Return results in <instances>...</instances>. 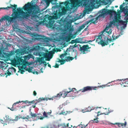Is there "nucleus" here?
<instances>
[{
    "label": "nucleus",
    "mask_w": 128,
    "mask_h": 128,
    "mask_svg": "<svg viewBox=\"0 0 128 128\" xmlns=\"http://www.w3.org/2000/svg\"><path fill=\"white\" fill-rule=\"evenodd\" d=\"M69 0L70 2L68 0H67L64 2L60 3V6L64 4L66 7L63 6L62 8V12L59 10L58 12L56 10L53 16L54 19H56L60 18L62 15L66 14L67 11H69L71 9L75 8L76 5L78 6H84L87 8H89L90 6V4L89 3L88 0Z\"/></svg>",
    "instance_id": "nucleus-1"
},
{
    "label": "nucleus",
    "mask_w": 128,
    "mask_h": 128,
    "mask_svg": "<svg viewBox=\"0 0 128 128\" xmlns=\"http://www.w3.org/2000/svg\"><path fill=\"white\" fill-rule=\"evenodd\" d=\"M37 2L36 0H32L30 3L28 2L25 4L22 8V10L23 9L25 11H26L25 12L23 10L22 12L24 18L27 19L30 16L34 17L39 12L40 8L38 6L36 5Z\"/></svg>",
    "instance_id": "nucleus-2"
},
{
    "label": "nucleus",
    "mask_w": 128,
    "mask_h": 128,
    "mask_svg": "<svg viewBox=\"0 0 128 128\" xmlns=\"http://www.w3.org/2000/svg\"><path fill=\"white\" fill-rule=\"evenodd\" d=\"M10 6H8L6 8H2L8 10L12 8V9L13 12L11 16L10 17L8 16H4V18L8 22H12L14 20L17 19H22L24 18L23 16L24 14L22 8H17V10L16 9L17 7V5L14 4L12 5L10 4Z\"/></svg>",
    "instance_id": "nucleus-3"
},
{
    "label": "nucleus",
    "mask_w": 128,
    "mask_h": 128,
    "mask_svg": "<svg viewBox=\"0 0 128 128\" xmlns=\"http://www.w3.org/2000/svg\"><path fill=\"white\" fill-rule=\"evenodd\" d=\"M52 111L50 110V112H49L47 113L45 112H44L43 113L44 116H42V115L41 114L32 113V112H30V116H32V118L33 120V121H35L39 119L42 120L44 118H48L47 115H50Z\"/></svg>",
    "instance_id": "nucleus-4"
},
{
    "label": "nucleus",
    "mask_w": 128,
    "mask_h": 128,
    "mask_svg": "<svg viewBox=\"0 0 128 128\" xmlns=\"http://www.w3.org/2000/svg\"><path fill=\"white\" fill-rule=\"evenodd\" d=\"M114 81H112L108 83L107 84L103 85L100 86H99L98 87L96 86H87L85 87H84L81 90H80L78 91H81L82 92H86L88 91L91 90H97L98 89V88H100L102 87V88H104L105 87L110 86H112V84H110L109 85L108 84L111 83L112 82H114Z\"/></svg>",
    "instance_id": "nucleus-5"
},
{
    "label": "nucleus",
    "mask_w": 128,
    "mask_h": 128,
    "mask_svg": "<svg viewBox=\"0 0 128 128\" xmlns=\"http://www.w3.org/2000/svg\"><path fill=\"white\" fill-rule=\"evenodd\" d=\"M104 32V30L102 32V34H101L98 36H95V38H96V42L101 45L102 46H104L105 45H107L108 44L107 42H104V40H103L102 39V38H104V39H105V38H106V36L103 34Z\"/></svg>",
    "instance_id": "nucleus-6"
},
{
    "label": "nucleus",
    "mask_w": 128,
    "mask_h": 128,
    "mask_svg": "<svg viewBox=\"0 0 128 128\" xmlns=\"http://www.w3.org/2000/svg\"><path fill=\"white\" fill-rule=\"evenodd\" d=\"M68 53L69 56L66 57V58H65L66 61L68 62L70 60H72L74 58L76 59V58L78 55L76 52L71 51H69Z\"/></svg>",
    "instance_id": "nucleus-7"
},
{
    "label": "nucleus",
    "mask_w": 128,
    "mask_h": 128,
    "mask_svg": "<svg viewBox=\"0 0 128 128\" xmlns=\"http://www.w3.org/2000/svg\"><path fill=\"white\" fill-rule=\"evenodd\" d=\"M100 12L101 14L99 15V17H104L105 15L107 14H110L112 13L115 12H116L113 9L112 10H107L105 8L103 9L100 11Z\"/></svg>",
    "instance_id": "nucleus-8"
},
{
    "label": "nucleus",
    "mask_w": 128,
    "mask_h": 128,
    "mask_svg": "<svg viewBox=\"0 0 128 128\" xmlns=\"http://www.w3.org/2000/svg\"><path fill=\"white\" fill-rule=\"evenodd\" d=\"M125 4L123 3L120 6V9L122 10L124 12L125 16L124 18V20H128V6L126 5L124 7H123Z\"/></svg>",
    "instance_id": "nucleus-9"
},
{
    "label": "nucleus",
    "mask_w": 128,
    "mask_h": 128,
    "mask_svg": "<svg viewBox=\"0 0 128 128\" xmlns=\"http://www.w3.org/2000/svg\"><path fill=\"white\" fill-rule=\"evenodd\" d=\"M91 47L88 44L84 45L80 47V50L83 54H86L90 52V49Z\"/></svg>",
    "instance_id": "nucleus-10"
},
{
    "label": "nucleus",
    "mask_w": 128,
    "mask_h": 128,
    "mask_svg": "<svg viewBox=\"0 0 128 128\" xmlns=\"http://www.w3.org/2000/svg\"><path fill=\"white\" fill-rule=\"evenodd\" d=\"M38 54L40 57L43 56V58H45L46 59H46V60L50 61V59L49 58V57L50 56H51L50 58H52V56L53 53L52 52H50L48 53H44L43 52H39L38 53Z\"/></svg>",
    "instance_id": "nucleus-11"
},
{
    "label": "nucleus",
    "mask_w": 128,
    "mask_h": 128,
    "mask_svg": "<svg viewBox=\"0 0 128 128\" xmlns=\"http://www.w3.org/2000/svg\"><path fill=\"white\" fill-rule=\"evenodd\" d=\"M98 18V17L96 18L91 19L90 20L85 22L84 23L79 27L78 29L79 30H81L84 28L86 26V25L88 24L90 22H91L90 23V24L91 23L95 24L97 22L96 21Z\"/></svg>",
    "instance_id": "nucleus-12"
},
{
    "label": "nucleus",
    "mask_w": 128,
    "mask_h": 128,
    "mask_svg": "<svg viewBox=\"0 0 128 128\" xmlns=\"http://www.w3.org/2000/svg\"><path fill=\"white\" fill-rule=\"evenodd\" d=\"M22 102H23L24 103H25V104L27 105V106H28L31 105V103L30 101H28V100H26L25 101H19L18 102H16L14 103L12 105V107L11 108H9L11 110L13 111L15 110L16 108H15L14 106H16V104H18L19 103H21Z\"/></svg>",
    "instance_id": "nucleus-13"
},
{
    "label": "nucleus",
    "mask_w": 128,
    "mask_h": 128,
    "mask_svg": "<svg viewBox=\"0 0 128 128\" xmlns=\"http://www.w3.org/2000/svg\"><path fill=\"white\" fill-rule=\"evenodd\" d=\"M17 62L18 63V64L22 65L23 66H26L28 64V62L25 61L22 58H20L17 59Z\"/></svg>",
    "instance_id": "nucleus-14"
},
{
    "label": "nucleus",
    "mask_w": 128,
    "mask_h": 128,
    "mask_svg": "<svg viewBox=\"0 0 128 128\" xmlns=\"http://www.w3.org/2000/svg\"><path fill=\"white\" fill-rule=\"evenodd\" d=\"M121 19V16L120 14H118V16H114V18L113 20L114 23L115 24L116 23H120V22H124L122 20H120Z\"/></svg>",
    "instance_id": "nucleus-15"
},
{
    "label": "nucleus",
    "mask_w": 128,
    "mask_h": 128,
    "mask_svg": "<svg viewBox=\"0 0 128 128\" xmlns=\"http://www.w3.org/2000/svg\"><path fill=\"white\" fill-rule=\"evenodd\" d=\"M71 24L69 22H67L65 25H64L65 29L68 30L69 32L73 31V28L71 27Z\"/></svg>",
    "instance_id": "nucleus-16"
},
{
    "label": "nucleus",
    "mask_w": 128,
    "mask_h": 128,
    "mask_svg": "<svg viewBox=\"0 0 128 128\" xmlns=\"http://www.w3.org/2000/svg\"><path fill=\"white\" fill-rule=\"evenodd\" d=\"M113 24H114V25L115 24L112 21V22H110L109 24H108V25H106V27L104 30L106 31V32L108 34H110L112 33V30L111 29L109 31H108V29H109V28L110 27L112 26Z\"/></svg>",
    "instance_id": "nucleus-17"
},
{
    "label": "nucleus",
    "mask_w": 128,
    "mask_h": 128,
    "mask_svg": "<svg viewBox=\"0 0 128 128\" xmlns=\"http://www.w3.org/2000/svg\"><path fill=\"white\" fill-rule=\"evenodd\" d=\"M53 100V99L52 98H40L38 100H36V102L35 103V105L38 102L43 100Z\"/></svg>",
    "instance_id": "nucleus-18"
},
{
    "label": "nucleus",
    "mask_w": 128,
    "mask_h": 128,
    "mask_svg": "<svg viewBox=\"0 0 128 128\" xmlns=\"http://www.w3.org/2000/svg\"><path fill=\"white\" fill-rule=\"evenodd\" d=\"M68 50H67L65 52L60 55V57L62 59H63L64 58H66V57H67V56H68Z\"/></svg>",
    "instance_id": "nucleus-19"
},
{
    "label": "nucleus",
    "mask_w": 128,
    "mask_h": 128,
    "mask_svg": "<svg viewBox=\"0 0 128 128\" xmlns=\"http://www.w3.org/2000/svg\"><path fill=\"white\" fill-rule=\"evenodd\" d=\"M125 80H124L123 82H121L120 83L122 87L128 86V81H124Z\"/></svg>",
    "instance_id": "nucleus-20"
},
{
    "label": "nucleus",
    "mask_w": 128,
    "mask_h": 128,
    "mask_svg": "<svg viewBox=\"0 0 128 128\" xmlns=\"http://www.w3.org/2000/svg\"><path fill=\"white\" fill-rule=\"evenodd\" d=\"M40 46L38 45H37L34 46L32 49V50L38 51L40 50Z\"/></svg>",
    "instance_id": "nucleus-21"
},
{
    "label": "nucleus",
    "mask_w": 128,
    "mask_h": 128,
    "mask_svg": "<svg viewBox=\"0 0 128 128\" xmlns=\"http://www.w3.org/2000/svg\"><path fill=\"white\" fill-rule=\"evenodd\" d=\"M43 58H38L37 59V62H39L41 64L42 63L43 61Z\"/></svg>",
    "instance_id": "nucleus-22"
},
{
    "label": "nucleus",
    "mask_w": 128,
    "mask_h": 128,
    "mask_svg": "<svg viewBox=\"0 0 128 128\" xmlns=\"http://www.w3.org/2000/svg\"><path fill=\"white\" fill-rule=\"evenodd\" d=\"M95 109L94 108L92 107L91 108L90 106H88L86 109H85V112H90L92 110H94Z\"/></svg>",
    "instance_id": "nucleus-23"
},
{
    "label": "nucleus",
    "mask_w": 128,
    "mask_h": 128,
    "mask_svg": "<svg viewBox=\"0 0 128 128\" xmlns=\"http://www.w3.org/2000/svg\"><path fill=\"white\" fill-rule=\"evenodd\" d=\"M98 118L96 117V118L94 119L93 120H90V122L92 123H98L99 122V121L98 120Z\"/></svg>",
    "instance_id": "nucleus-24"
},
{
    "label": "nucleus",
    "mask_w": 128,
    "mask_h": 128,
    "mask_svg": "<svg viewBox=\"0 0 128 128\" xmlns=\"http://www.w3.org/2000/svg\"><path fill=\"white\" fill-rule=\"evenodd\" d=\"M24 66V67L23 66H22L19 69V70L20 71V73L21 74H23L25 72L24 70H23V69L26 70V66Z\"/></svg>",
    "instance_id": "nucleus-25"
},
{
    "label": "nucleus",
    "mask_w": 128,
    "mask_h": 128,
    "mask_svg": "<svg viewBox=\"0 0 128 128\" xmlns=\"http://www.w3.org/2000/svg\"><path fill=\"white\" fill-rule=\"evenodd\" d=\"M106 38H105V39H106V40H104V42H107V43L108 44L107 45H108L109 44V42H110L112 41V40L111 38L108 39V37L107 38L106 36Z\"/></svg>",
    "instance_id": "nucleus-26"
},
{
    "label": "nucleus",
    "mask_w": 128,
    "mask_h": 128,
    "mask_svg": "<svg viewBox=\"0 0 128 128\" xmlns=\"http://www.w3.org/2000/svg\"><path fill=\"white\" fill-rule=\"evenodd\" d=\"M108 111L107 112H104L103 113H102L101 114H100V112H97L98 114L96 116V117H98V116H99L101 114H104L105 115H108L110 112V111H109V110L108 109Z\"/></svg>",
    "instance_id": "nucleus-27"
},
{
    "label": "nucleus",
    "mask_w": 128,
    "mask_h": 128,
    "mask_svg": "<svg viewBox=\"0 0 128 128\" xmlns=\"http://www.w3.org/2000/svg\"><path fill=\"white\" fill-rule=\"evenodd\" d=\"M62 92H60L56 96H55L54 97H53L52 98L53 99V98H56L57 97H59L60 98L61 96H62Z\"/></svg>",
    "instance_id": "nucleus-28"
},
{
    "label": "nucleus",
    "mask_w": 128,
    "mask_h": 128,
    "mask_svg": "<svg viewBox=\"0 0 128 128\" xmlns=\"http://www.w3.org/2000/svg\"><path fill=\"white\" fill-rule=\"evenodd\" d=\"M62 95L63 96H62L64 98H65L66 96H67V94L70 92H62Z\"/></svg>",
    "instance_id": "nucleus-29"
},
{
    "label": "nucleus",
    "mask_w": 128,
    "mask_h": 128,
    "mask_svg": "<svg viewBox=\"0 0 128 128\" xmlns=\"http://www.w3.org/2000/svg\"><path fill=\"white\" fill-rule=\"evenodd\" d=\"M110 1V0H106V1L104 0L102 1V2L104 4L106 5H107Z\"/></svg>",
    "instance_id": "nucleus-30"
},
{
    "label": "nucleus",
    "mask_w": 128,
    "mask_h": 128,
    "mask_svg": "<svg viewBox=\"0 0 128 128\" xmlns=\"http://www.w3.org/2000/svg\"><path fill=\"white\" fill-rule=\"evenodd\" d=\"M53 28H55L56 30H60L61 28L59 26H54L53 27Z\"/></svg>",
    "instance_id": "nucleus-31"
},
{
    "label": "nucleus",
    "mask_w": 128,
    "mask_h": 128,
    "mask_svg": "<svg viewBox=\"0 0 128 128\" xmlns=\"http://www.w3.org/2000/svg\"><path fill=\"white\" fill-rule=\"evenodd\" d=\"M5 117L6 118V119L7 121H8L9 122L12 121V119L11 118H10L9 116H6Z\"/></svg>",
    "instance_id": "nucleus-32"
},
{
    "label": "nucleus",
    "mask_w": 128,
    "mask_h": 128,
    "mask_svg": "<svg viewBox=\"0 0 128 128\" xmlns=\"http://www.w3.org/2000/svg\"><path fill=\"white\" fill-rule=\"evenodd\" d=\"M45 37L44 36L43 38H36V40H45L46 39V38H44Z\"/></svg>",
    "instance_id": "nucleus-33"
},
{
    "label": "nucleus",
    "mask_w": 128,
    "mask_h": 128,
    "mask_svg": "<svg viewBox=\"0 0 128 128\" xmlns=\"http://www.w3.org/2000/svg\"><path fill=\"white\" fill-rule=\"evenodd\" d=\"M126 20V21H123V22H120V23H121L122 24L124 25L125 27L126 26V25L128 22V20Z\"/></svg>",
    "instance_id": "nucleus-34"
},
{
    "label": "nucleus",
    "mask_w": 128,
    "mask_h": 128,
    "mask_svg": "<svg viewBox=\"0 0 128 128\" xmlns=\"http://www.w3.org/2000/svg\"><path fill=\"white\" fill-rule=\"evenodd\" d=\"M20 117H19V116H17L15 118V119H12V121L13 122H16L18 120V119H20Z\"/></svg>",
    "instance_id": "nucleus-35"
},
{
    "label": "nucleus",
    "mask_w": 128,
    "mask_h": 128,
    "mask_svg": "<svg viewBox=\"0 0 128 128\" xmlns=\"http://www.w3.org/2000/svg\"><path fill=\"white\" fill-rule=\"evenodd\" d=\"M94 40H89L88 41L87 40H85V41H82L81 42V43H88L89 42H92L93 41H94Z\"/></svg>",
    "instance_id": "nucleus-36"
},
{
    "label": "nucleus",
    "mask_w": 128,
    "mask_h": 128,
    "mask_svg": "<svg viewBox=\"0 0 128 128\" xmlns=\"http://www.w3.org/2000/svg\"><path fill=\"white\" fill-rule=\"evenodd\" d=\"M31 54H29L27 56H25L24 58L26 59H29L30 58Z\"/></svg>",
    "instance_id": "nucleus-37"
},
{
    "label": "nucleus",
    "mask_w": 128,
    "mask_h": 128,
    "mask_svg": "<svg viewBox=\"0 0 128 128\" xmlns=\"http://www.w3.org/2000/svg\"><path fill=\"white\" fill-rule=\"evenodd\" d=\"M32 118V116H31V117H30L29 116H28V115L27 116H26V118H27H27L25 120L26 121V122H27L28 121H31V120H30V118Z\"/></svg>",
    "instance_id": "nucleus-38"
},
{
    "label": "nucleus",
    "mask_w": 128,
    "mask_h": 128,
    "mask_svg": "<svg viewBox=\"0 0 128 128\" xmlns=\"http://www.w3.org/2000/svg\"><path fill=\"white\" fill-rule=\"evenodd\" d=\"M119 36H114V34L112 36L113 38L112 40H116V39H117L118 38Z\"/></svg>",
    "instance_id": "nucleus-39"
},
{
    "label": "nucleus",
    "mask_w": 128,
    "mask_h": 128,
    "mask_svg": "<svg viewBox=\"0 0 128 128\" xmlns=\"http://www.w3.org/2000/svg\"><path fill=\"white\" fill-rule=\"evenodd\" d=\"M5 74L6 75V76H10L12 74L8 70L5 73Z\"/></svg>",
    "instance_id": "nucleus-40"
},
{
    "label": "nucleus",
    "mask_w": 128,
    "mask_h": 128,
    "mask_svg": "<svg viewBox=\"0 0 128 128\" xmlns=\"http://www.w3.org/2000/svg\"><path fill=\"white\" fill-rule=\"evenodd\" d=\"M88 125V124H86V125H82V124H80L78 126H81L82 127L81 128H85Z\"/></svg>",
    "instance_id": "nucleus-41"
},
{
    "label": "nucleus",
    "mask_w": 128,
    "mask_h": 128,
    "mask_svg": "<svg viewBox=\"0 0 128 128\" xmlns=\"http://www.w3.org/2000/svg\"><path fill=\"white\" fill-rule=\"evenodd\" d=\"M51 22H52V21H50V20L48 22V24L50 25V27H52L53 26V24L54 23V22H53V23H51Z\"/></svg>",
    "instance_id": "nucleus-42"
},
{
    "label": "nucleus",
    "mask_w": 128,
    "mask_h": 128,
    "mask_svg": "<svg viewBox=\"0 0 128 128\" xmlns=\"http://www.w3.org/2000/svg\"><path fill=\"white\" fill-rule=\"evenodd\" d=\"M69 90H70L69 91L70 92H74L75 91H76V89L75 88H73L70 89V88H69Z\"/></svg>",
    "instance_id": "nucleus-43"
},
{
    "label": "nucleus",
    "mask_w": 128,
    "mask_h": 128,
    "mask_svg": "<svg viewBox=\"0 0 128 128\" xmlns=\"http://www.w3.org/2000/svg\"><path fill=\"white\" fill-rule=\"evenodd\" d=\"M110 124H112L113 125L118 124V126L120 127L122 126H121V125H122L121 123H116L114 124L110 123Z\"/></svg>",
    "instance_id": "nucleus-44"
},
{
    "label": "nucleus",
    "mask_w": 128,
    "mask_h": 128,
    "mask_svg": "<svg viewBox=\"0 0 128 128\" xmlns=\"http://www.w3.org/2000/svg\"><path fill=\"white\" fill-rule=\"evenodd\" d=\"M62 61H61L60 64L62 65L64 64L65 62H66L65 59H62Z\"/></svg>",
    "instance_id": "nucleus-45"
},
{
    "label": "nucleus",
    "mask_w": 128,
    "mask_h": 128,
    "mask_svg": "<svg viewBox=\"0 0 128 128\" xmlns=\"http://www.w3.org/2000/svg\"><path fill=\"white\" fill-rule=\"evenodd\" d=\"M26 71H28L29 72H32V70L30 68H26Z\"/></svg>",
    "instance_id": "nucleus-46"
},
{
    "label": "nucleus",
    "mask_w": 128,
    "mask_h": 128,
    "mask_svg": "<svg viewBox=\"0 0 128 128\" xmlns=\"http://www.w3.org/2000/svg\"><path fill=\"white\" fill-rule=\"evenodd\" d=\"M0 123H1L3 124H4V126L5 124L6 125V124H5V123H4V121L2 120L1 119H0Z\"/></svg>",
    "instance_id": "nucleus-47"
},
{
    "label": "nucleus",
    "mask_w": 128,
    "mask_h": 128,
    "mask_svg": "<svg viewBox=\"0 0 128 128\" xmlns=\"http://www.w3.org/2000/svg\"><path fill=\"white\" fill-rule=\"evenodd\" d=\"M32 35L33 36H39V37H43L41 35H39V34H37V35H36L34 34H32Z\"/></svg>",
    "instance_id": "nucleus-48"
},
{
    "label": "nucleus",
    "mask_w": 128,
    "mask_h": 128,
    "mask_svg": "<svg viewBox=\"0 0 128 128\" xmlns=\"http://www.w3.org/2000/svg\"><path fill=\"white\" fill-rule=\"evenodd\" d=\"M77 42L76 41V40H72L71 41V43L72 44L74 43H76Z\"/></svg>",
    "instance_id": "nucleus-49"
},
{
    "label": "nucleus",
    "mask_w": 128,
    "mask_h": 128,
    "mask_svg": "<svg viewBox=\"0 0 128 128\" xmlns=\"http://www.w3.org/2000/svg\"><path fill=\"white\" fill-rule=\"evenodd\" d=\"M31 104H34V103L35 104V103L36 102V100H33L32 101H30Z\"/></svg>",
    "instance_id": "nucleus-50"
},
{
    "label": "nucleus",
    "mask_w": 128,
    "mask_h": 128,
    "mask_svg": "<svg viewBox=\"0 0 128 128\" xmlns=\"http://www.w3.org/2000/svg\"><path fill=\"white\" fill-rule=\"evenodd\" d=\"M122 125L121 126H126V122H125L124 123H122Z\"/></svg>",
    "instance_id": "nucleus-51"
},
{
    "label": "nucleus",
    "mask_w": 128,
    "mask_h": 128,
    "mask_svg": "<svg viewBox=\"0 0 128 128\" xmlns=\"http://www.w3.org/2000/svg\"><path fill=\"white\" fill-rule=\"evenodd\" d=\"M59 65L56 64L55 65L53 66L56 68H58L59 67Z\"/></svg>",
    "instance_id": "nucleus-52"
},
{
    "label": "nucleus",
    "mask_w": 128,
    "mask_h": 128,
    "mask_svg": "<svg viewBox=\"0 0 128 128\" xmlns=\"http://www.w3.org/2000/svg\"><path fill=\"white\" fill-rule=\"evenodd\" d=\"M6 20L4 18V17H2V18L0 19V22H2L3 20Z\"/></svg>",
    "instance_id": "nucleus-53"
},
{
    "label": "nucleus",
    "mask_w": 128,
    "mask_h": 128,
    "mask_svg": "<svg viewBox=\"0 0 128 128\" xmlns=\"http://www.w3.org/2000/svg\"><path fill=\"white\" fill-rule=\"evenodd\" d=\"M44 21H40L38 22V23L39 25H40L43 24L44 23Z\"/></svg>",
    "instance_id": "nucleus-54"
},
{
    "label": "nucleus",
    "mask_w": 128,
    "mask_h": 128,
    "mask_svg": "<svg viewBox=\"0 0 128 128\" xmlns=\"http://www.w3.org/2000/svg\"><path fill=\"white\" fill-rule=\"evenodd\" d=\"M61 114L64 115H66V112L63 111H62Z\"/></svg>",
    "instance_id": "nucleus-55"
},
{
    "label": "nucleus",
    "mask_w": 128,
    "mask_h": 128,
    "mask_svg": "<svg viewBox=\"0 0 128 128\" xmlns=\"http://www.w3.org/2000/svg\"><path fill=\"white\" fill-rule=\"evenodd\" d=\"M42 63L44 64L45 66H46L47 64L46 62L43 60Z\"/></svg>",
    "instance_id": "nucleus-56"
},
{
    "label": "nucleus",
    "mask_w": 128,
    "mask_h": 128,
    "mask_svg": "<svg viewBox=\"0 0 128 128\" xmlns=\"http://www.w3.org/2000/svg\"><path fill=\"white\" fill-rule=\"evenodd\" d=\"M36 94H36V91H34L33 92V95L34 96H36Z\"/></svg>",
    "instance_id": "nucleus-57"
},
{
    "label": "nucleus",
    "mask_w": 128,
    "mask_h": 128,
    "mask_svg": "<svg viewBox=\"0 0 128 128\" xmlns=\"http://www.w3.org/2000/svg\"><path fill=\"white\" fill-rule=\"evenodd\" d=\"M23 52L24 53V54H26L28 53V51L26 50H24L23 51Z\"/></svg>",
    "instance_id": "nucleus-58"
},
{
    "label": "nucleus",
    "mask_w": 128,
    "mask_h": 128,
    "mask_svg": "<svg viewBox=\"0 0 128 128\" xmlns=\"http://www.w3.org/2000/svg\"><path fill=\"white\" fill-rule=\"evenodd\" d=\"M20 118H21L23 119H26V118L27 119V118H26V117H25L24 116H23L22 117V116H20Z\"/></svg>",
    "instance_id": "nucleus-59"
},
{
    "label": "nucleus",
    "mask_w": 128,
    "mask_h": 128,
    "mask_svg": "<svg viewBox=\"0 0 128 128\" xmlns=\"http://www.w3.org/2000/svg\"><path fill=\"white\" fill-rule=\"evenodd\" d=\"M75 40H76V41L77 42H76V43H81L80 42H79V39L78 38H76ZM82 41H81V42Z\"/></svg>",
    "instance_id": "nucleus-60"
},
{
    "label": "nucleus",
    "mask_w": 128,
    "mask_h": 128,
    "mask_svg": "<svg viewBox=\"0 0 128 128\" xmlns=\"http://www.w3.org/2000/svg\"><path fill=\"white\" fill-rule=\"evenodd\" d=\"M95 2L96 1H95V0H91L90 3H91L92 4V2L93 3L94 2Z\"/></svg>",
    "instance_id": "nucleus-61"
},
{
    "label": "nucleus",
    "mask_w": 128,
    "mask_h": 128,
    "mask_svg": "<svg viewBox=\"0 0 128 128\" xmlns=\"http://www.w3.org/2000/svg\"><path fill=\"white\" fill-rule=\"evenodd\" d=\"M58 59V62H60V63H61V61H62V59H61V60H60V59Z\"/></svg>",
    "instance_id": "nucleus-62"
},
{
    "label": "nucleus",
    "mask_w": 128,
    "mask_h": 128,
    "mask_svg": "<svg viewBox=\"0 0 128 128\" xmlns=\"http://www.w3.org/2000/svg\"><path fill=\"white\" fill-rule=\"evenodd\" d=\"M47 64H48V66L50 68H51V65L50 64H49V62H48L47 63Z\"/></svg>",
    "instance_id": "nucleus-63"
},
{
    "label": "nucleus",
    "mask_w": 128,
    "mask_h": 128,
    "mask_svg": "<svg viewBox=\"0 0 128 128\" xmlns=\"http://www.w3.org/2000/svg\"><path fill=\"white\" fill-rule=\"evenodd\" d=\"M12 68L13 69L14 72H16V69L15 68Z\"/></svg>",
    "instance_id": "nucleus-64"
}]
</instances>
